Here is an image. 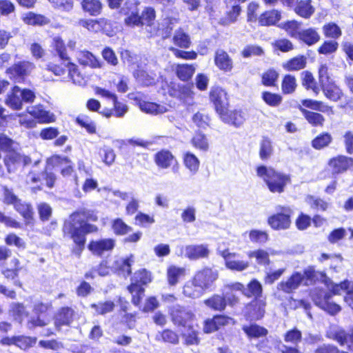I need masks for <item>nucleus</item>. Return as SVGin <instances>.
I'll return each mask as SVG.
<instances>
[{
    "label": "nucleus",
    "instance_id": "obj_2",
    "mask_svg": "<svg viewBox=\"0 0 353 353\" xmlns=\"http://www.w3.org/2000/svg\"><path fill=\"white\" fill-rule=\"evenodd\" d=\"M314 269L308 267L303 273L296 272L293 273L286 281H282L277 285V289L285 293H292L297 290L303 283L304 285H310L314 283L316 280Z\"/></svg>",
    "mask_w": 353,
    "mask_h": 353
},
{
    "label": "nucleus",
    "instance_id": "obj_47",
    "mask_svg": "<svg viewBox=\"0 0 353 353\" xmlns=\"http://www.w3.org/2000/svg\"><path fill=\"white\" fill-rule=\"evenodd\" d=\"M283 340L285 343L298 345L302 341V333L296 327L288 330L283 334Z\"/></svg>",
    "mask_w": 353,
    "mask_h": 353
},
{
    "label": "nucleus",
    "instance_id": "obj_7",
    "mask_svg": "<svg viewBox=\"0 0 353 353\" xmlns=\"http://www.w3.org/2000/svg\"><path fill=\"white\" fill-rule=\"evenodd\" d=\"M3 162L8 173H14L21 166H26L32 163L29 156L22 154L15 150L10 151L4 157Z\"/></svg>",
    "mask_w": 353,
    "mask_h": 353
},
{
    "label": "nucleus",
    "instance_id": "obj_37",
    "mask_svg": "<svg viewBox=\"0 0 353 353\" xmlns=\"http://www.w3.org/2000/svg\"><path fill=\"white\" fill-rule=\"evenodd\" d=\"M134 77L143 86H150L155 83V74L152 73L150 74L142 69H138L134 71Z\"/></svg>",
    "mask_w": 353,
    "mask_h": 353
},
{
    "label": "nucleus",
    "instance_id": "obj_41",
    "mask_svg": "<svg viewBox=\"0 0 353 353\" xmlns=\"http://www.w3.org/2000/svg\"><path fill=\"white\" fill-rule=\"evenodd\" d=\"M23 21L28 25L43 26L49 23V19L43 15L30 12L23 18Z\"/></svg>",
    "mask_w": 353,
    "mask_h": 353
},
{
    "label": "nucleus",
    "instance_id": "obj_53",
    "mask_svg": "<svg viewBox=\"0 0 353 353\" xmlns=\"http://www.w3.org/2000/svg\"><path fill=\"white\" fill-rule=\"evenodd\" d=\"M140 108L146 113L158 114L163 113L166 111V108L154 103L143 102L140 103Z\"/></svg>",
    "mask_w": 353,
    "mask_h": 353
},
{
    "label": "nucleus",
    "instance_id": "obj_18",
    "mask_svg": "<svg viewBox=\"0 0 353 353\" xmlns=\"http://www.w3.org/2000/svg\"><path fill=\"white\" fill-rule=\"evenodd\" d=\"M278 252L274 251L272 249H268V250H265L263 249H259L254 251H250L248 252V256L249 258H255L256 261L259 265H268L270 264V255L277 254Z\"/></svg>",
    "mask_w": 353,
    "mask_h": 353
},
{
    "label": "nucleus",
    "instance_id": "obj_48",
    "mask_svg": "<svg viewBox=\"0 0 353 353\" xmlns=\"http://www.w3.org/2000/svg\"><path fill=\"white\" fill-rule=\"evenodd\" d=\"M173 41L175 45L183 48H189L191 43L189 35L184 32L181 29L175 32L173 37Z\"/></svg>",
    "mask_w": 353,
    "mask_h": 353
},
{
    "label": "nucleus",
    "instance_id": "obj_36",
    "mask_svg": "<svg viewBox=\"0 0 353 353\" xmlns=\"http://www.w3.org/2000/svg\"><path fill=\"white\" fill-rule=\"evenodd\" d=\"M78 60L80 64L88 65L92 68H101L100 61L90 52L81 51L78 54Z\"/></svg>",
    "mask_w": 353,
    "mask_h": 353
},
{
    "label": "nucleus",
    "instance_id": "obj_27",
    "mask_svg": "<svg viewBox=\"0 0 353 353\" xmlns=\"http://www.w3.org/2000/svg\"><path fill=\"white\" fill-rule=\"evenodd\" d=\"M296 2L294 10L300 17L308 19L314 12L315 9L311 5V0H297Z\"/></svg>",
    "mask_w": 353,
    "mask_h": 353
},
{
    "label": "nucleus",
    "instance_id": "obj_29",
    "mask_svg": "<svg viewBox=\"0 0 353 353\" xmlns=\"http://www.w3.org/2000/svg\"><path fill=\"white\" fill-rule=\"evenodd\" d=\"M320 34L316 30L313 28H310L301 30L299 40L303 41L307 46H312L320 40Z\"/></svg>",
    "mask_w": 353,
    "mask_h": 353
},
{
    "label": "nucleus",
    "instance_id": "obj_24",
    "mask_svg": "<svg viewBox=\"0 0 353 353\" xmlns=\"http://www.w3.org/2000/svg\"><path fill=\"white\" fill-rule=\"evenodd\" d=\"M242 330L249 339L266 337L268 334V330L265 327L256 323L243 325Z\"/></svg>",
    "mask_w": 353,
    "mask_h": 353
},
{
    "label": "nucleus",
    "instance_id": "obj_13",
    "mask_svg": "<svg viewBox=\"0 0 353 353\" xmlns=\"http://www.w3.org/2000/svg\"><path fill=\"white\" fill-rule=\"evenodd\" d=\"M115 241L112 239H103L98 241H92L88 245V249L95 255L101 256L105 252L113 250Z\"/></svg>",
    "mask_w": 353,
    "mask_h": 353
},
{
    "label": "nucleus",
    "instance_id": "obj_63",
    "mask_svg": "<svg viewBox=\"0 0 353 353\" xmlns=\"http://www.w3.org/2000/svg\"><path fill=\"white\" fill-rule=\"evenodd\" d=\"M45 312V310H38L37 316L32 317L29 320L28 323H30L32 327H42L47 325L49 320L47 318V314Z\"/></svg>",
    "mask_w": 353,
    "mask_h": 353
},
{
    "label": "nucleus",
    "instance_id": "obj_33",
    "mask_svg": "<svg viewBox=\"0 0 353 353\" xmlns=\"http://www.w3.org/2000/svg\"><path fill=\"white\" fill-rule=\"evenodd\" d=\"M299 109L304 115L305 119L313 126H323L325 121L324 117L320 113L309 111L299 105Z\"/></svg>",
    "mask_w": 353,
    "mask_h": 353
},
{
    "label": "nucleus",
    "instance_id": "obj_3",
    "mask_svg": "<svg viewBox=\"0 0 353 353\" xmlns=\"http://www.w3.org/2000/svg\"><path fill=\"white\" fill-rule=\"evenodd\" d=\"M256 173L263 179L272 192H283L286 184L290 181L288 175L276 172L271 167L261 165L257 168Z\"/></svg>",
    "mask_w": 353,
    "mask_h": 353
},
{
    "label": "nucleus",
    "instance_id": "obj_17",
    "mask_svg": "<svg viewBox=\"0 0 353 353\" xmlns=\"http://www.w3.org/2000/svg\"><path fill=\"white\" fill-rule=\"evenodd\" d=\"M205 290L200 284L195 281L194 277L185 283L183 286V293L185 296L196 299L203 294Z\"/></svg>",
    "mask_w": 353,
    "mask_h": 353
},
{
    "label": "nucleus",
    "instance_id": "obj_6",
    "mask_svg": "<svg viewBox=\"0 0 353 353\" xmlns=\"http://www.w3.org/2000/svg\"><path fill=\"white\" fill-rule=\"evenodd\" d=\"M276 213L268 218V224L274 230H286L290 227L293 210L289 206L279 205L275 208Z\"/></svg>",
    "mask_w": 353,
    "mask_h": 353
},
{
    "label": "nucleus",
    "instance_id": "obj_54",
    "mask_svg": "<svg viewBox=\"0 0 353 353\" xmlns=\"http://www.w3.org/2000/svg\"><path fill=\"white\" fill-rule=\"evenodd\" d=\"M323 32L326 37L334 39L339 38L342 34L340 28L334 23H329L324 25Z\"/></svg>",
    "mask_w": 353,
    "mask_h": 353
},
{
    "label": "nucleus",
    "instance_id": "obj_23",
    "mask_svg": "<svg viewBox=\"0 0 353 353\" xmlns=\"http://www.w3.org/2000/svg\"><path fill=\"white\" fill-rule=\"evenodd\" d=\"M179 339L180 337L177 332L168 328L159 332L155 336L157 341L171 345H177L179 343Z\"/></svg>",
    "mask_w": 353,
    "mask_h": 353
},
{
    "label": "nucleus",
    "instance_id": "obj_42",
    "mask_svg": "<svg viewBox=\"0 0 353 353\" xmlns=\"http://www.w3.org/2000/svg\"><path fill=\"white\" fill-rule=\"evenodd\" d=\"M273 153V146L271 140L263 137L260 142L259 157L262 160H267L270 158Z\"/></svg>",
    "mask_w": 353,
    "mask_h": 353
},
{
    "label": "nucleus",
    "instance_id": "obj_5",
    "mask_svg": "<svg viewBox=\"0 0 353 353\" xmlns=\"http://www.w3.org/2000/svg\"><path fill=\"white\" fill-rule=\"evenodd\" d=\"M108 6L111 9L117 10L121 14L127 16L125 19V24H137L139 19L136 14L137 6L140 2L138 0H108Z\"/></svg>",
    "mask_w": 353,
    "mask_h": 353
},
{
    "label": "nucleus",
    "instance_id": "obj_62",
    "mask_svg": "<svg viewBox=\"0 0 353 353\" xmlns=\"http://www.w3.org/2000/svg\"><path fill=\"white\" fill-rule=\"evenodd\" d=\"M262 99L268 105L273 107L279 106L282 102L281 95L267 91L262 93Z\"/></svg>",
    "mask_w": 353,
    "mask_h": 353
},
{
    "label": "nucleus",
    "instance_id": "obj_51",
    "mask_svg": "<svg viewBox=\"0 0 353 353\" xmlns=\"http://www.w3.org/2000/svg\"><path fill=\"white\" fill-rule=\"evenodd\" d=\"M296 81L294 76L286 74L281 83V90L283 94H291L295 91Z\"/></svg>",
    "mask_w": 353,
    "mask_h": 353
},
{
    "label": "nucleus",
    "instance_id": "obj_12",
    "mask_svg": "<svg viewBox=\"0 0 353 353\" xmlns=\"http://www.w3.org/2000/svg\"><path fill=\"white\" fill-rule=\"evenodd\" d=\"M231 321L232 319L228 316L214 315L212 318L204 321L203 331L205 334L214 332L228 325Z\"/></svg>",
    "mask_w": 353,
    "mask_h": 353
},
{
    "label": "nucleus",
    "instance_id": "obj_64",
    "mask_svg": "<svg viewBox=\"0 0 353 353\" xmlns=\"http://www.w3.org/2000/svg\"><path fill=\"white\" fill-rule=\"evenodd\" d=\"M314 353H349L344 350H341L337 346L330 344L324 343L319 345L314 351Z\"/></svg>",
    "mask_w": 353,
    "mask_h": 353
},
{
    "label": "nucleus",
    "instance_id": "obj_8",
    "mask_svg": "<svg viewBox=\"0 0 353 353\" xmlns=\"http://www.w3.org/2000/svg\"><path fill=\"white\" fill-rule=\"evenodd\" d=\"M322 278L327 288L335 294H340L341 291L347 290L344 300L353 309V283L350 288V283L348 281H344L339 284H336L327 278L325 274H322Z\"/></svg>",
    "mask_w": 353,
    "mask_h": 353
},
{
    "label": "nucleus",
    "instance_id": "obj_55",
    "mask_svg": "<svg viewBox=\"0 0 353 353\" xmlns=\"http://www.w3.org/2000/svg\"><path fill=\"white\" fill-rule=\"evenodd\" d=\"M225 266L232 271L242 272L248 268L250 263L247 261L239 260L232 257L231 260H228Z\"/></svg>",
    "mask_w": 353,
    "mask_h": 353
},
{
    "label": "nucleus",
    "instance_id": "obj_39",
    "mask_svg": "<svg viewBox=\"0 0 353 353\" xmlns=\"http://www.w3.org/2000/svg\"><path fill=\"white\" fill-rule=\"evenodd\" d=\"M279 27L284 29L288 35L292 38L299 39L301 34V23L296 21H289L281 23Z\"/></svg>",
    "mask_w": 353,
    "mask_h": 353
},
{
    "label": "nucleus",
    "instance_id": "obj_43",
    "mask_svg": "<svg viewBox=\"0 0 353 353\" xmlns=\"http://www.w3.org/2000/svg\"><path fill=\"white\" fill-rule=\"evenodd\" d=\"M199 334V331L194 330L192 325L188 326V332L182 334L183 343L185 345H198L200 343Z\"/></svg>",
    "mask_w": 353,
    "mask_h": 353
},
{
    "label": "nucleus",
    "instance_id": "obj_16",
    "mask_svg": "<svg viewBox=\"0 0 353 353\" xmlns=\"http://www.w3.org/2000/svg\"><path fill=\"white\" fill-rule=\"evenodd\" d=\"M329 165L334 174H339L346 171L353 165V159L345 156H339L331 159Z\"/></svg>",
    "mask_w": 353,
    "mask_h": 353
},
{
    "label": "nucleus",
    "instance_id": "obj_14",
    "mask_svg": "<svg viewBox=\"0 0 353 353\" xmlns=\"http://www.w3.org/2000/svg\"><path fill=\"white\" fill-rule=\"evenodd\" d=\"M210 251L205 245H190L185 249V256L190 260L207 258Z\"/></svg>",
    "mask_w": 353,
    "mask_h": 353
},
{
    "label": "nucleus",
    "instance_id": "obj_20",
    "mask_svg": "<svg viewBox=\"0 0 353 353\" xmlns=\"http://www.w3.org/2000/svg\"><path fill=\"white\" fill-rule=\"evenodd\" d=\"M327 337L336 341L341 346H343L349 341L348 348L353 352V330L350 334L346 333L344 330L330 332L327 334Z\"/></svg>",
    "mask_w": 353,
    "mask_h": 353
},
{
    "label": "nucleus",
    "instance_id": "obj_45",
    "mask_svg": "<svg viewBox=\"0 0 353 353\" xmlns=\"http://www.w3.org/2000/svg\"><path fill=\"white\" fill-rule=\"evenodd\" d=\"M15 339V346L23 350L32 347L37 343V338L24 335L16 336Z\"/></svg>",
    "mask_w": 353,
    "mask_h": 353
},
{
    "label": "nucleus",
    "instance_id": "obj_52",
    "mask_svg": "<svg viewBox=\"0 0 353 353\" xmlns=\"http://www.w3.org/2000/svg\"><path fill=\"white\" fill-rule=\"evenodd\" d=\"M76 122L90 134L96 133L95 123L88 116L81 114L76 118Z\"/></svg>",
    "mask_w": 353,
    "mask_h": 353
},
{
    "label": "nucleus",
    "instance_id": "obj_60",
    "mask_svg": "<svg viewBox=\"0 0 353 353\" xmlns=\"http://www.w3.org/2000/svg\"><path fill=\"white\" fill-rule=\"evenodd\" d=\"M112 229L117 235H125L132 231V228L121 219H117L113 221Z\"/></svg>",
    "mask_w": 353,
    "mask_h": 353
},
{
    "label": "nucleus",
    "instance_id": "obj_25",
    "mask_svg": "<svg viewBox=\"0 0 353 353\" xmlns=\"http://www.w3.org/2000/svg\"><path fill=\"white\" fill-rule=\"evenodd\" d=\"M174 161H175L174 157L168 150H162L154 155L155 163L162 169L170 168Z\"/></svg>",
    "mask_w": 353,
    "mask_h": 353
},
{
    "label": "nucleus",
    "instance_id": "obj_28",
    "mask_svg": "<svg viewBox=\"0 0 353 353\" xmlns=\"http://www.w3.org/2000/svg\"><path fill=\"white\" fill-rule=\"evenodd\" d=\"M220 117L225 123L232 124L236 127L241 125L245 121L243 113L237 110L229 112L228 110L226 112L220 114Z\"/></svg>",
    "mask_w": 353,
    "mask_h": 353
},
{
    "label": "nucleus",
    "instance_id": "obj_4",
    "mask_svg": "<svg viewBox=\"0 0 353 353\" xmlns=\"http://www.w3.org/2000/svg\"><path fill=\"white\" fill-rule=\"evenodd\" d=\"M151 281V276L145 269L136 272L132 278V283L128 289L132 294V301L135 307L139 306L141 299L144 295L143 285H147Z\"/></svg>",
    "mask_w": 353,
    "mask_h": 353
},
{
    "label": "nucleus",
    "instance_id": "obj_61",
    "mask_svg": "<svg viewBox=\"0 0 353 353\" xmlns=\"http://www.w3.org/2000/svg\"><path fill=\"white\" fill-rule=\"evenodd\" d=\"M192 145L203 151H207L209 148V143L205 135L202 133L196 134L192 139Z\"/></svg>",
    "mask_w": 353,
    "mask_h": 353
},
{
    "label": "nucleus",
    "instance_id": "obj_9",
    "mask_svg": "<svg viewBox=\"0 0 353 353\" xmlns=\"http://www.w3.org/2000/svg\"><path fill=\"white\" fill-rule=\"evenodd\" d=\"M195 281L205 290L210 289L219 277L216 269L204 268L198 271L194 276Z\"/></svg>",
    "mask_w": 353,
    "mask_h": 353
},
{
    "label": "nucleus",
    "instance_id": "obj_59",
    "mask_svg": "<svg viewBox=\"0 0 353 353\" xmlns=\"http://www.w3.org/2000/svg\"><path fill=\"white\" fill-rule=\"evenodd\" d=\"M332 140L331 134L327 132L323 133L312 141V146L316 149H322L327 146Z\"/></svg>",
    "mask_w": 353,
    "mask_h": 353
},
{
    "label": "nucleus",
    "instance_id": "obj_21",
    "mask_svg": "<svg viewBox=\"0 0 353 353\" xmlns=\"http://www.w3.org/2000/svg\"><path fill=\"white\" fill-rule=\"evenodd\" d=\"M170 316L173 323L178 327H185L194 317L193 314L188 310H172Z\"/></svg>",
    "mask_w": 353,
    "mask_h": 353
},
{
    "label": "nucleus",
    "instance_id": "obj_35",
    "mask_svg": "<svg viewBox=\"0 0 353 353\" xmlns=\"http://www.w3.org/2000/svg\"><path fill=\"white\" fill-rule=\"evenodd\" d=\"M139 19V22L137 24H126L130 27L141 26L145 23L150 24L155 18V11L152 8H146L143 12L141 15H139V9L137 6V13L136 14Z\"/></svg>",
    "mask_w": 353,
    "mask_h": 353
},
{
    "label": "nucleus",
    "instance_id": "obj_26",
    "mask_svg": "<svg viewBox=\"0 0 353 353\" xmlns=\"http://www.w3.org/2000/svg\"><path fill=\"white\" fill-rule=\"evenodd\" d=\"M230 4L231 6L228 7V9L226 11L225 17H222L219 20V23L225 26L236 22L241 11V8L239 5L233 3Z\"/></svg>",
    "mask_w": 353,
    "mask_h": 353
},
{
    "label": "nucleus",
    "instance_id": "obj_10",
    "mask_svg": "<svg viewBox=\"0 0 353 353\" xmlns=\"http://www.w3.org/2000/svg\"><path fill=\"white\" fill-rule=\"evenodd\" d=\"M210 98L213 102L216 112L220 115L226 112L229 103L226 92L221 88L216 87L211 90Z\"/></svg>",
    "mask_w": 353,
    "mask_h": 353
},
{
    "label": "nucleus",
    "instance_id": "obj_40",
    "mask_svg": "<svg viewBox=\"0 0 353 353\" xmlns=\"http://www.w3.org/2000/svg\"><path fill=\"white\" fill-rule=\"evenodd\" d=\"M14 208L26 221L32 220L34 215V210L30 203L23 202L21 199L14 205Z\"/></svg>",
    "mask_w": 353,
    "mask_h": 353
},
{
    "label": "nucleus",
    "instance_id": "obj_50",
    "mask_svg": "<svg viewBox=\"0 0 353 353\" xmlns=\"http://www.w3.org/2000/svg\"><path fill=\"white\" fill-rule=\"evenodd\" d=\"M183 162L185 167L192 173L195 174L199 167V161L198 158L190 152L184 154Z\"/></svg>",
    "mask_w": 353,
    "mask_h": 353
},
{
    "label": "nucleus",
    "instance_id": "obj_46",
    "mask_svg": "<svg viewBox=\"0 0 353 353\" xmlns=\"http://www.w3.org/2000/svg\"><path fill=\"white\" fill-rule=\"evenodd\" d=\"M195 72V68L192 65L182 64L176 68V75L182 81H188Z\"/></svg>",
    "mask_w": 353,
    "mask_h": 353
},
{
    "label": "nucleus",
    "instance_id": "obj_49",
    "mask_svg": "<svg viewBox=\"0 0 353 353\" xmlns=\"http://www.w3.org/2000/svg\"><path fill=\"white\" fill-rule=\"evenodd\" d=\"M306 65V59L303 57H294L290 61H288L286 63L283 65V68L289 71L292 70H299L305 67Z\"/></svg>",
    "mask_w": 353,
    "mask_h": 353
},
{
    "label": "nucleus",
    "instance_id": "obj_1",
    "mask_svg": "<svg viewBox=\"0 0 353 353\" xmlns=\"http://www.w3.org/2000/svg\"><path fill=\"white\" fill-rule=\"evenodd\" d=\"M97 219L98 217L94 211L82 209L73 212L65 221L63 231L65 234H69L76 244L77 248L74 252L77 254L80 255L84 249L85 235L97 232L98 228L89 223L97 221Z\"/></svg>",
    "mask_w": 353,
    "mask_h": 353
},
{
    "label": "nucleus",
    "instance_id": "obj_11",
    "mask_svg": "<svg viewBox=\"0 0 353 353\" xmlns=\"http://www.w3.org/2000/svg\"><path fill=\"white\" fill-rule=\"evenodd\" d=\"M238 301V298L233 294L229 295L226 298L219 294H214L206 299L205 303L206 306L212 309H225L226 305L230 307L236 306Z\"/></svg>",
    "mask_w": 353,
    "mask_h": 353
},
{
    "label": "nucleus",
    "instance_id": "obj_31",
    "mask_svg": "<svg viewBox=\"0 0 353 353\" xmlns=\"http://www.w3.org/2000/svg\"><path fill=\"white\" fill-rule=\"evenodd\" d=\"M81 8L91 16L99 15L102 10V3L99 0H81Z\"/></svg>",
    "mask_w": 353,
    "mask_h": 353
},
{
    "label": "nucleus",
    "instance_id": "obj_32",
    "mask_svg": "<svg viewBox=\"0 0 353 353\" xmlns=\"http://www.w3.org/2000/svg\"><path fill=\"white\" fill-rule=\"evenodd\" d=\"M8 105L14 110L22 108L21 89L18 86H14L10 94L6 99Z\"/></svg>",
    "mask_w": 353,
    "mask_h": 353
},
{
    "label": "nucleus",
    "instance_id": "obj_22",
    "mask_svg": "<svg viewBox=\"0 0 353 353\" xmlns=\"http://www.w3.org/2000/svg\"><path fill=\"white\" fill-rule=\"evenodd\" d=\"M35 65L30 61H19L15 63L10 69L12 73L19 79H23L29 75L34 69Z\"/></svg>",
    "mask_w": 353,
    "mask_h": 353
},
{
    "label": "nucleus",
    "instance_id": "obj_38",
    "mask_svg": "<svg viewBox=\"0 0 353 353\" xmlns=\"http://www.w3.org/2000/svg\"><path fill=\"white\" fill-rule=\"evenodd\" d=\"M321 88L325 96L333 101H339L343 95L341 90L333 83H330Z\"/></svg>",
    "mask_w": 353,
    "mask_h": 353
},
{
    "label": "nucleus",
    "instance_id": "obj_30",
    "mask_svg": "<svg viewBox=\"0 0 353 353\" xmlns=\"http://www.w3.org/2000/svg\"><path fill=\"white\" fill-rule=\"evenodd\" d=\"M281 12L276 10L266 11L261 14L259 18L261 26H272L281 19Z\"/></svg>",
    "mask_w": 353,
    "mask_h": 353
},
{
    "label": "nucleus",
    "instance_id": "obj_34",
    "mask_svg": "<svg viewBox=\"0 0 353 353\" xmlns=\"http://www.w3.org/2000/svg\"><path fill=\"white\" fill-rule=\"evenodd\" d=\"M185 274V269L175 265H171L167 270V278L170 285H175L180 279Z\"/></svg>",
    "mask_w": 353,
    "mask_h": 353
},
{
    "label": "nucleus",
    "instance_id": "obj_58",
    "mask_svg": "<svg viewBox=\"0 0 353 353\" xmlns=\"http://www.w3.org/2000/svg\"><path fill=\"white\" fill-rule=\"evenodd\" d=\"M302 84L307 89H311L317 94L319 92V88L316 85L315 80L311 72L305 71L302 74Z\"/></svg>",
    "mask_w": 353,
    "mask_h": 353
},
{
    "label": "nucleus",
    "instance_id": "obj_56",
    "mask_svg": "<svg viewBox=\"0 0 353 353\" xmlns=\"http://www.w3.org/2000/svg\"><path fill=\"white\" fill-rule=\"evenodd\" d=\"M3 202L6 205H12L13 206L20 200L14 193L13 190L6 185L1 187Z\"/></svg>",
    "mask_w": 353,
    "mask_h": 353
},
{
    "label": "nucleus",
    "instance_id": "obj_19",
    "mask_svg": "<svg viewBox=\"0 0 353 353\" xmlns=\"http://www.w3.org/2000/svg\"><path fill=\"white\" fill-rule=\"evenodd\" d=\"M214 62L216 65L222 70L229 72L233 68V62L228 54L223 50H218L215 54Z\"/></svg>",
    "mask_w": 353,
    "mask_h": 353
},
{
    "label": "nucleus",
    "instance_id": "obj_15",
    "mask_svg": "<svg viewBox=\"0 0 353 353\" xmlns=\"http://www.w3.org/2000/svg\"><path fill=\"white\" fill-rule=\"evenodd\" d=\"M74 318V310H58L54 316L55 328L59 331L62 326H69Z\"/></svg>",
    "mask_w": 353,
    "mask_h": 353
},
{
    "label": "nucleus",
    "instance_id": "obj_44",
    "mask_svg": "<svg viewBox=\"0 0 353 353\" xmlns=\"http://www.w3.org/2000/svg\"><path fill=\"white\" fill-rule=\"evenodd\" d=\"M66 67L68 70V74L74 84L79 85H83L85 84V81L84 77L80 73L76 65L68 61Z\"/></svg>",
    "mask_w": 353,
    "mask_h": 353
},
{
    "label": "nucleus",
    "instance_id": "obj_57",
    "mask_svg": "<svg viewBox=\"0 0 353 353\" xmlns=\"http://www.w3.org/2000/svg\"><path fill=\"white\" fill-rule=\"evenodd\" d=\"M52 47L61 59L69 61L65 44L60 37H57L53 39Z\"/></svg>",
    "mask_w": 353,
    "mask_h": 353
}]
</instances>
